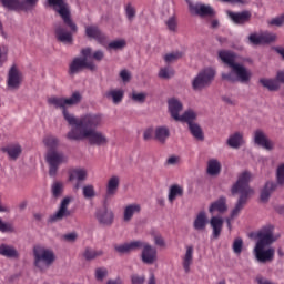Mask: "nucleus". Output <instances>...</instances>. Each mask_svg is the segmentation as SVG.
<instances>
[{"label": "nucleus", "mask_w": 284, "mask_h": 284, "mask_svg": "<svg viewBox=\"0 0 284 284\" xmlns=\"http://www.w3.org/2000/svg\"><path fill=\"white\" fill-rule=\"evenodd\" d=\"M47 101L49 105L62 110L64 120L69 125H72L71 130L78 129L79 132H85V130H97V128L103 125V115L100 113H87L77 119L74 114H71L68 111V108L81 103V93L79 92H74L70 98H59L53 95L48 98Z\"/></svg>", "instance_id": "1"}, {"label": "nucleus", "mask_w": 284, "mask_h": 284, "mask_svg": "<svg viewBox=\"0 0 284 284\" xmlns=\"http://www.w3.org/2000/svg\"><path fill=\"white\" fill-rule=\"evenodd\" d=\"M254 239H257L253 254L257 263H272L276 255V250L270 247L273 243H276L278 236L274 235V225L266 224L253 234ZM267 247V248H266Z\"/></svg>", "instance_id": "2"}, {"label": "nucleus", "mask_w": 284, "mask_h": 284, "mask_svg": "<svg viewBox=\"0 0 284 284\" xmlns=\"http://www.w3.org/2000/svg\"><path fill=\"white\" fill-rule=\"evenodd\" d=\"M48 3L50 8H53V10L58 12L63 23L70 28V31H68L63 27H58L55 29V39H58L60 43H72V41H74L73 34H77L79 28L77 27V23L72 21L70 7L67 4L65 0H48Z\"/></svg>", "instance_id": "3"}, {"label": "nucleus", "mask_w": 284, "mask_h": 284, "mask_svg": "<svg viewBox=\"0 0 284 284\" xmlns=\"http://www.w3.org/2000/svg\"><path fill=\"white\" fill-rule=\"evenodd\" d=\"M219 57L232 70V72L222 73L223 81L247 83L252 79V72L243 67V64L236 63V54L234 52L223 50L219 52Z\"/></svg>", "instance_id": "4"}, {"label": "nucleus", "mask_w": 284, "mask_h": 284, "mask_svg": "<svg viewBox=\"0 0 284 284\" xmlns=\"http://www.w3.org/2000/svg\"><path fill=\"white\" fill-rule=\"evenodd\" d=\"M252 179V174L247 171L243 172L239 175V179L235 184H233L231 189V193L240 194V199L235 205V207L231 212V219H235L239 216L241 210H243L244 205L247 203V199L250 194H254V190L250 187V180Z\"/></svg>", "instance_id": "5"}, {"label": "nucleus", "mask_w": 284, "mask_h": 284, "mask_svg": "<svg viewBox=\"0 0 284 284\" xmlns=\"http://www.w3.org/2000/svg\"><path fill=\"white\" fill-rule=\"evenodd\" d=\"M67 139L69 141H83V139H88L90 145H98L101 148V145H108V136L101 132L95 130H84L79 131L78 129H71L68 134Z\"/></svg>", "instance_id": "6"}, {"label": "nucleus", "mask_w": 284, "mask_h": 284, "mask_svg": "<svg viewBox=\"0 0 284 284\" xmlns=\"http://www.w3.org/2000/svg\"><path fill=\"white\" fill-rule=\"evenodd\" d=\"M33 258L36 267L43 272V270H48V267L54 263L57 256L54 255V251H52V248L38 244L33 246Z\"/></svg>", "instance_id": "7"}, {"label": "nucleus", "mask_w": 284, "mask_h": 284, "mask_svg": "<svg viewBox=\"0 0 284 284\" xmlns=\"http://www.w3.org/2000/svg\"><path fill=\"white\" fill-rule=\"evenodd\" d=\"M82 58H74L69 65V74L72 77L74 74H79L81 70H91L94 72L97 70V64L94 61H89L90 57H92V49L84 48L81 50Z\"/></svg>", "instance_id": "8"}, {"label": "nucleus", "mask_w": 284, "mask_h": 284, "mask_svg": "<svg viewBox=\"0 0 284 284\" xmlns=\"http://www.w3.org/2000/svg\"><path fill=\"white\" fill-rule=\"evenodd\" d=\"M216 77V71L212 68L203 69L197 73V75L192 81V88L195 91H201L207 88L214 81Z\"/></svg>", "instance_id": "9"}, {"label": "nucleus", "mask_w": 284, "mask_h": 284, "mask_svg": "<svg viewBox=\"0 0 284 284\" xmlns=\"http://www.w3.org/2000/svg\"><path fill=\"white\" fill-rule=\"evenodd\" d=\"M189 12L192 17H200L201 19H205L207 17H216V11L210 4H203L201 2H192L187 1Z\"/></svg>", "instance_id": "10"}, {"label": "nucleus", "mask_w": 284, "mask_h": 284, "mask_svg": "<svg viewBox=\"0 0 284 284\" xmlns=\"http://www.w3.org/2000/svg\"><path fill=\"white\" fill-rule=\"evenodd\" d=\"M67 162L68 158H65V154L59 151H48L47 163H49V175L57 176V172H59V165Z\"/></svg>", "instance_id": "11"}, {"label": "nucleus", "mask_w": 284, "mask_h": 284, "mask_svg": "<svg viewBox=\"0 0 284 284\" xmlns=\"http://www.w3.org/2000/svg\"><path fill=\"white\" fill-rule=\"evenodd\" d=\"M3 8H7L8 10H24V12H28L29 10H32V8L37 7V3H39V0H0Z\"/></svg>", "instance_id": "12"}, {"label": "nucleus", "mask_w": 284, "mask_h": 284, "mask_svg": "<svg viewBox=\"0 0 284 284\" xmlns=\"http://www.w3.org/2000/svg\"><path fill=\"white\" fill-rule=\"evenodd\" d=\"M277 39L276 33H272L270 31L257 33H252L248 37L250 43L252 45H270V43H274Z\"/></svg>", "instance_id": "13"}, {"label": "nucleus", "mask_w": 284, "mask_h": 284, "mask_svg": "<svg viewBox=\"0 0 284 284\" xmlns=\"http://www.w3.org/2000/svg\"><path fill=\"white\" fill-rule=\"evenodd\" d=\"M254 143L255 145H258L260 148H263L264 150H267L268 152L274 150V142L267 138V134L263 132V130L257 129L254 132Z\"/></svg>", "instance_id": "14"}, {"label": "nucleus", "mask_w": 284, "mask_h": 284, "mask_svg": "<svg viewBox=\"0 0 284 284\" xmlns=\"http://www.w3.org/2000/svg\"><path fill=\"white\" fill-rule=\"evenodd\" d=\"M71 201L72 200L70 197H64L61 201L58 212L50 216L51 223H54L57 221H63V219H65V216H70L71 213H70V210H68V207H69Z\"/></svg>", "instance_id": "15"}, {"label": "nucleus", "mask_w": 284, "mask_h": 284, "mask_svg": "<svg viewBox=\"0 0 284 284\" xmlns=\"http://www.w3.org/2000/svg\"><path fill=\"white\" fill-rule=\"evenodd\" d=\"M141 258L142 263H144L145 265H154L158 260V254L154 246L146 243V245H144V248L142 250Z\"/></svg>", "instance_id": "16"}, {"label": "nucleus", "mask_w": 284, "mask_h": 284, "mask_svg": "<svg viewBox=\"0 0 284 284\" xmlns=\"http://www.w3.org/2000/svg\"><path fill=\"white\" fill-rule=\"evenodd\" d=\"M227 16L230 17L231 21H233V23H236V26L248 23V21L252 19V12L248 10L241 12L229 11Z\"/></svg>", "instance_id": "17"}, {"label": "nucleus", "mask_w": 284, "mask_h": 284, "mask_svg": "<svg viewBox=\"0 0 284 284\" xmlns=\"http://www.w3.org/2000/svg\"><path fill=\"white\" fill-rule=\"evenodd\" d=\"M95 219L102 225H112V223H114V213L104 206L103 209L97 211Z\"/></svg>", "instance_id": "18"}, {"label": "nucleus", "mask_w": 284, "mask_h": 284, "mask_svg": "<svg viewBox=\"0 0 284 284\" xmlns=\"http://www.w3.org/2000/svg\"><path fill=\"white\" fill-rule=\"evenodd\" d=\"M7 83L9 88H19L21 85V71L13 64L8 73Z\"/></svg>", "instance_id": "19"}, {"label": "nucleus", "mask_w": 284, "mask_h": 284, "mask_svg": "<svg viewBox=\"0 0 284 284\" xmlns=\"http://www.w3.org/2000/svg\"><path fill=\"white\" fill-rule=\"evenodd\" d=\"M88 179V171L85 169H74L69 173V181H77L74 187L79 190L81 183Z\"/></svg>", "instance_id": "20"}, {"label": "nucleus", "mask_w": 284, "mask_h": 284, "mask_svg": "<svg viewBox=\"0 0 284 284\" xmlns=\"http://www.w3.org/2000/svg\"><path fill=\"white\" fill-rule=\"evenodd\" d=\"M119 185H121V179L116 175L111 176L106 183L105 199L115 196L116 192H119Z\"/></svg>", "instance_id": "21"}, {"label": "nucleus", "mask_w": 284, "mask_h": 284, "mask_svg": "<svg viewBox=\"0 0 284 284\" xmlns=\"http://www.w3.org/2000/svg\"><path fill=\"white\" fill-rule=\"evenodd\" d=\"M0 256H4V258H19L20 254L17 247L10 244L2 243L0 244Z\"/></svg>", "instance_id": "22"}, {"label": "nucleus", "mask_w": 284, "mask_h": 284, "mask_svg": "<svg viewBox=\"0 0 284 284\" xmlns=\"http://www.w3.org/2000/svg\"><path fill=\"white\" fill-rule=\"evenodd\" d=\"M85 34L89 39H95V41H99L101 44L108 41V37L97 27H87Z\"/></svg>", "instance_id": "23"}, {"label": "nucleus", "mask_w": 284, "mask_h": 284, "mask_svg": "<svg viewBox=\"0 0 284 284\" xmlns=\"http://www.w3.org/2000/svg\"><path fill=\"white\" fill-rule=\"evenodd\" d=\"M1 152L8 154L10 161H17V159L21 156V152H23V149L20 146V144H10L8 146H3L1 149Z\"/></svg>", "instance_id": "24"}, {"label": "nucleus", "mask_w": 284, "mask_h": 284, "mask_svg": "<svg viewBox=\"0 0 284 284\" xmlns=\"http://www.w3.org/2000/svg\"><path fill=\"white\" fill-rule=\"evenodd\" d=\"M183 194H185V191L183 186L179 184H172L169 187V193H168V201L169 203H174L178 199L183 197Z\"/></svg>", "instance_id": "25"}, {"label": "nucleus", "mask_w": 284, "mask_h": 284, "mask_svg": "<svg viewBox=\"0 0 284 284\" xmlns=\"http://www.w3.org/2000/svg\"><path fill=\"white\" fill-rule=\"evenodd\" d=\"M134 214H141V204L133 203L126 205L123 212V221H125V223H129V221H132V219L134 217Z\"/></svg>", "instance_id": "26"}, {"label": "nucleus", "mask_w": 284, "mask_h": 284, "mask_svg": "<svg viewBox=\"0 0 284 284\" xmlns=\"http://www.w3.org/2000/svg\"><path fill=\"white\" fill-rule=\"evenodd\" d=\"M209 212L211 214H214V212H219L220 214L227 212V199H225V196H221L210 205Z\"/></svg>", "instance_id": "27"}, {"label": "nucleus", "mask_w": 284, "mask_h": 284, "mask_svg": "<svg viewBox=\"0 0 284 284\" xmlns=\"http://www.w3.org/2000/svg\"><path fill=\"white\" fill-rule=\"evenodd\" d=\"M168 103H169V112L172 119H174V121H178V119L181 116L179 112L183 110V103H181V101L174 98L170 99Z\"/></svg>", "instance_id": "28"}, {"label": "nucleus", "mask_w": 284, "mask_h": 284, "mask_svg": "<svg viewBox=\"0 0 284 284\" xmlns=\"http://www.w3.org/2000/svg\"><path fill=\"white\" fill-rule=\"evenodd\" d=\"M193 261H194V246H186L185 255L182 258V265L186 274H190V266L192 265Z\"/></svg>", "instance_id": "29"}, {"label": "nucleus", "mask_w": 284, "mask_h": 284, "mask_svg": "<svg viewBox=\"0 0 284 284\" xmlns=\"http://www.w3.org/2000/svg\"><path fill=\"white\" fill-rule=\"evenodd\" d=\"M210 225L213 230V239H219V236H221V232H223V219L213 216L210 220Z\"/></svg>", "instance_id": "30"}, {"label": "nucleus", "mask_w": 284, "mask_h": 284, "mask_svg": "<svg viewBox=\"0 0 284 284\" xmlns=\"http://www.w3.org/2000/svg\"><path fill=\"white\" fill-rule=\"evenodd\" d=\"M170 139V129L168 126H156L154 130V140L159 143H165Z\"/></svg>", "instance_id": "31"}, {"label": "nucleus", "mask_w": 284, "mask_h": 284, "mask_svg": "<svg viewBox=\"0 0 284 284\" xmlns=\"http://www.w3.org/2000/svg\"><path fill=\"white\" fill-rule=\"evenodd\" d=\"M206 172L209 176H219L221 174V162L216 159L209 160Z\"/></svg>", "instance_id": "32"}, {"label": "nucleus", "mask_w": 284, "mask_h": 284, "mask_svg": "<svg viewBox=\"0 0 284 284\" xmlns=\"http://www.w3.org/2000/svg\"><path fill=\"white\" fill-rule=\"evenodd\" d=\"M274 190H276V183L266 182L265 186L262 189L261 192V201H263L264 203L270 201V196H272V192H274Z\"/></svg>", "instance_id": "33"}, {"label": "nucleus", "mask_w": 284, "mask_h": 284, "mask_svg": "<svg viewBox=\"0 0 284 284\" xmlns=\"http://www.w3.org/2000/svg\"><path fill=\"white\" fill-rule=\"evenodd\" d=\"M260 83L261 85H263V88H266V90H270V92H276L281 88L278 80H274V79L262 78L260 79Z\"/></svg>", "instance_id": "34"}, {"label": "nucleus", "mask_w": 284, "mask_h": 284, "mask_svg": "<svg viewBox=\"0 0 284 284\" xmlns=\"http://www.w3.org/2000/svg\"><path fill=\"white\" fill-rule=\"evenodd\" d=\"M123 90H109L104 93L105 99H112L115 105L123 101Z\"/></svg>", "instance_id": "35"}, {"label": "nucleus", "mask_w": 284, "mask_h": 284, "mask_svg": "<svg viewBox=\"0 0 284 284\" xmlns=\"http://www.w3.org/2000/svg\"><path fill=\"white\" fill-rule=\"evenodd\" d=\"M242 143H243V133L241 132L233 133L232 135H230L227 140V145L234 149L241 148Z\"/></svg>", "instance_id": "36"}, {"label": "nucleus", "mask_w": 284, "mask_h": 284, "mask_svg": "<svg viewBox=\"0 0 284 284\" xmlns=\"http://www.w3.org/2000/svg\"><path fill=\"white\" fill-rule=\"evenodd\" d=\"M206 225L207 215H205V212H200L193 222L194 230H203Z\"/></svg>", "instance_id": "37"}, {"label": "nucleus", "mask_w": 284, "mask_h": 284, "mask_svg": "<svg viewBox=\"0 0 284 284\" xmlns=\"http://www.w3.org/2000/svg\"><path fill=\"white\" fill-rule=\"evenodd\" d=\"M189 130L192 134V136H194V139H196V141H204L205 135L203 134V129H201V126L196 123H191L189 125Z\"/></svg>", "instance_id": "38"}, {"label": "nucleus", "mask_w": 284, "mask_h": 284, "mask_svg": "<svg viewBox=\"0 0 284 284\" xmlns=\"http://www.w3.org/2000/svg\"><path fill=\"white\" fill-rule=\"evenodd\" d=\"M43 143L45 148H49V151H57V148H59V139L54 135L44 136Z\"/></svg>", "instance_id": "39"}, {"label": "nucleus", "mask_w": 284, "mask_h": 284, "mask_svg": "<svg viewBox=\"0 0 284 284\" xmlns=\"http://www.w3.org/2000/svg\"><path fill=\"white\" fill-rule=\"evenodd\" d=\"M196 119V113L194 111H185L182 115L179 116L176 121H181L182 123H187L190 125L191 123H194V120Z\"/></svg>", "instance_id": "40"}, {"label": "nucleus", "mask_w": 284, "mask_h": 284, "mask_svg": "<svg viewBox=\"0 0 284 284\" xmlns=\"http://www.w3.org/2000/svg\"><path fill=\"white\" fill-rule=\"evenodd\" d=\"M165 63H176L179 59H183V52L181 51H172L171 53H166L163 57Z\"/></svg>", "instance_id": "41"}, {"label": "nucleus", "mask_w": 284, "mask_h": 284, "mask_svg": "<svg viewBox=\"0 0 284 284\" xmlns=\"http://www.w3.org/2000/svg\"><path fill=\"white\" fill-rule=\"evenodd\" d=\"M97 256H103V251H95L90 247H87L83 253L85 261H94Z\"/></svg>", "instance_id": "42"}, {"label": "nucleus", "mask_w": 284, "mask_h": 284, "mask_svg": "<svg viewBox=\"0 0 284 284\" xmlns=\"http://www.w3.org/2000/svg\"><path fill=\"white\" fill-rule=\"evenodd\" d=\"M51 192L53 199H59L63 194V182H53Z\"/></svg>", "instance_id": "43"}, {"label": "nucleus", "mask_w": 284, "mask_h": 284, "mask_svg": "<svg viewBox=\"0 0 284 284\" xmlns=\"http://www.w3.org/2000/svg\"><path fill=\"white\" fill-rule=\"evenodd\" d=\"M128 43L124 39L112 41L108 44L106 50H123Z\"/></svg>", "instance_id": "44"}, {"label": "nucleus", "mask_w": 284, "mask_h": 284, "mask_svg": "<svg viewBox=\"0 0 284 284\" xmlns=\"http://www.w3.org/2000/svg\"><path fill=\"white\" fill-rule=\"evenodd\" d=\"M145 245H148V243L143 241L129 242V252H136V250H143Z\"/></svg>", "instance_id": "45"}, {"label": "nucleus", "mask_w": 284, "mask_h": 284, "mask_svg": "<svg viewBox=\"0 0 284 284\" xmlns=\"http://www.w3.org/2000/svg\"><path fill=\"white\" fill-rule=\"evenodd\" d=\"M145 245H148V243L143 241L129 242V252H136V250H143Z\"/></svg>", "instance_id": "46"}, {"label": "nucleus", "mask_w": 284, "mask_h": 284, "mask_svg": "<svg viewBox=\"0 0 284 284\" xmlns=\"http://www.w3.org/2000/svg\"><path fill=\"white\" fill-rule=\"evenodd\" d=\"M9 49L6 45H0V68L8 63Z\"/></svg>", "instance_id": "47"}, {"label": "nucleus", "mask_w": 284, "mask_h": 284, "mask_svg": "<svg viewBox=\"0 0 284 284\" xmlns=\"http://www.w3.org/2000/svg\"><path fill=\"white\" fill-rule=\"evenodd\" d=\"M233 252L237 256L243 252V239L236 237L233 242Z\"/></svg>", "instance_id": "48"}, {"label": "nucleus", "mask_w": 284, "mask_h": 284, "mask_svg": "<svg viewBox=\"0 0 284 284\" xmlns=\"http://www.w3.org/2000/svg\"><path fill=\"white\" fill-rule=\"evenodd\" d=\"M82 193H83L84 199H94V196L97 194L93 185L83 186Z\"/></svg>", "instance_id": "49"}, {"label": "nucleus", "mask_w": 284, "mask_h": 284, "mask_svg": "<svg viewBox=\"0 0 284 284\" xmlns=\"http://www.w3.org/2000/svg\"><path fill=\"white\" fill-rule=\"evenodd\" d=\"M268 26H275L276 28H281L282 26H284V13L272 18L271 20L267 21Z\"/></svg>", "instance_id": "50"}, {"label": "nucleus", "mask_w": 284, "mask_h": 284, "mask_svg": "<svg viewBox=\"0 0 284 284\" xmlns=\"http://www.w3.org/2000/svg\"><path fill=\"white\" fill-rule=\"evenodd\" d=\"M114 250L118 252V254H130V244H115Z\"/></svg>", "instance_id": "51"}, {"label": "nucleus", "mask_w": 284, "mask_h": 284, "mask_svg": "<svg viewBox=\"0 0 284 284\" xmlns=\"http://www.w3.org/2000/svg\"><path fill=\"white\" fill-rule=\"evenodd\" d=\"M165 23L170 32H176V28L179 26V22L176 21V17L169 18Z\"/></svg>", "instance_id": "52"}, {"label": "nucleus", "mask_w": 284, "mask_h": 284, "mask_svg": "<svg viewBox=\"0 0 284 284\" xmlns=\"http://www.w3.org/2000/svg\"><path fill=\"white\" fill-rule=\"evenodd\" d=\"M160 79H171L174 77V70L170 68H162L159 72Z\"/></svg>", "instance_id": "53"}, {"label": "nucleus", "mask_w": 284, "mask_h": 284, "mask_svg": "<svg viewBox=\"0 0 284 284\" xmlns=\"http://www.w3.org/2000/svg\"><path fill=\"white\" fill-rule=\"evenodd\" d=\"M0 232H14V226L11 223H6L2 219H0Z\"/></svg>", "instance_id": "54"}, {"label": "nucleus", "mask_w": 284, "mask_h": 284, "mask_svg": "<svg viewBox=\"0 0 284 284\" xmlns=\"http://www.w3.org/2000/svg\"><path fill=\"white\" fill-rule=\"evenodd\" d=\"M132 99L136 103H145V99H148V94L133 92L132 93Z\"/></svg>", "instance_id": "55"}, {"label": "nucleus", "mask_w": 284, "mask_h": 284, "mask_svg": "<svg viewBox=\"0 0 284 284\" xmlns=\"http://www.w3.org/2000/svg\"><path fill=\"white\" fill-rule=\"evenodd\" d=\"M62 239L67 243H74L77 241V239H79V235L75 232H72V233H67V234L62 235Z\"/></svg>", "instance_id": "56"}, {"label": "nucleus", "mask_w": 284, "mask_h": 284, "mask_svg": "<svg viewBox=\"0 0 284 284\" xmlns=\"http://www.w3.org/2000/svg\"><path fill=\"white\" fill-rule=\"evenodd\" d=\"M125 12H126V17H128L129 21H132V19H134V17H136V9H134V7H132V4L126 6Z\"/></svg>", "instance_id": "57"}, {"label": "nucleus", "mask_w": 284, "mask_h": 284, "mask_svg": "<svg viewBox=\"0 0 284 284\" xmlns=\"http://www.w3.org/2000/svg\"><path fill=\"white\" fill-rule=\"evenodd\" d=\"M108 276V270L106 268H97L95 270V278L97 281H103Z\"/></svg>", "instance_id": "58"}, {"label": "nucleus", "mask_w": 284, "mask_h": 284, "mask_svg": "<svg viewBox=\"0 0 284 284\" xmlns=\"http://www.w3.org/2000/svg\"><path fill=\"white\" fill-rule=\"evenodd\" d=\"M277 183L284 184V163L277 168Z\"/></svg>", "instance_id": "59"}, {"label": "nucleus", "mask_w": 284, "mask_h": 284, "mask_svg": "<svg viewBox=\"0 0 284 284\" xmlns=\"http://www.w3.org/2000/svg\"><path fill=\"white\" fill-rule=\"evenodd\" d=\"M120 78L122 79L123 83H130L132 74L130 73V71L124 69L120 72Z\"/></svg>", "instance_id": "60"}, {"label": "nucleus", "mask_w": 284, "mask_h": 284, "mask_svg": "<svg viewBox=\"0 0 284 284\" xmlns=\"http://www.w3.org/2000/svg\"><path fill=\"white\" fill-rule=\"evenodd\" d=\"M143 139L144 141H152V139H154V129L153 128L146 129L143 133Z\"/></svg>", "instance_id": "61"}, {"label": "nucleus", "mask_w": 284, "mask_h": 284, "mask_svg": "<svg viewBox=\"0 0 284 284\" xmlns=\"http://www.w3.org/2000/svg\"><path fill=\"white\" fill-rule=\"evenodd\" d=\"M131 282H132V284H144L145 277L143 275L134 274L131 276Z\"/></svg>", "instance_id": "62"}, {"label": "nucleus", "mask_w": 284, "mask_h": 284, "mask_svg": "<svg viewBox=\"0 0 284 284\" xmlns=\"http://www.w3.org/2000/svg\"><path fill=\"white\" fill-rule=\"evenodd\" d=\"M104 57H105V53L101 50H98V51L93 52V54H92V59L94 61H103Z\"/></svg>", "instance_id": "63"}, {"label": "nucleus", "mask_w": 284, "mask_h": 284, "mask_svg": "<svg viewBox=\"0 0 284 284\" xmlns=\"http://www.w3.org/2000/svg\"><path fill=\"white\" fill-rule=\"evenodd\" d=\"M154 243H155V245H158L159 247H165V240H164L163 236H161V235H155V236H154Z\"/></svg>", "instance_id": "64"}]
</instances>
